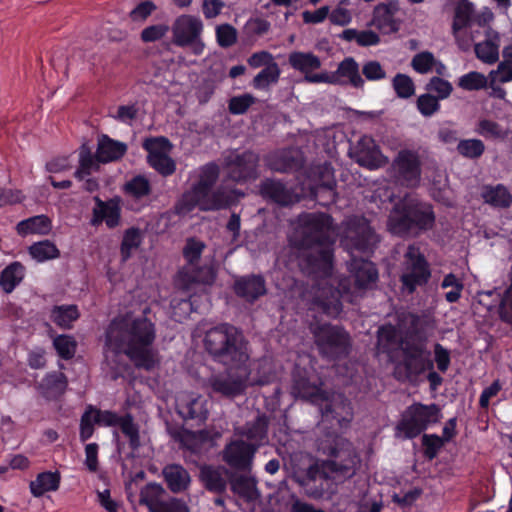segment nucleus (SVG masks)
<instances>
[{
  "instance_id": "1",
  "label": "nucleus",
  "mask_w": 512,
  "mask_h": 512,
  "mask_svg": "<svg viewBox=\"0 0 512 512\" xmlns=\"http://www.w3.org/2000/svg\"><path fill=\"white\" fill-rule=\"evenodd\" d=\"M317 451L327 459L316 460L297 476L298 484L306 495L313 499L324 496V483L330 480L332 475L350 479L356 474L360 463L354 445L339 434L329 433L320 438Z\"/></svg>"
},
{
  "instance_id": "2",
  "label": "nucleus",
  "mask_w": 512,
  "mask_h": 512,
  "mask_svg": "<svg viewBox=\"0 0 512 512\" xmlns=\"http://www.w3.org/2000/svg\"><path fill=\"white\" fill-rule=\"evenodd\" d=\"M155 324L146 317L119 315L105 331V346L116 356L124 354L138 369L151 371L158 363L153 348Z\"/></svg>"
},
{
  "instance_id": "3",
  "label": "nucleus",
  "mask_w": 512,
  "mask_h": 512,
  "mask_svg": "<svg viewBox=\"0 0 512 512\" xmlns=\"http://www.w3.org/2000/svg\"><path fill=\"white\" fill-rule=\"evenodd\" d=\"M298 222L291 242L305 250L299 258L301 270L309 276H328L334 261V240L329 235L332 217L326 213H303Z\"/></svg>"
},
{
  "instance_id": "4",
  "label": "nucleus",
  "mask_w": 512,
  "mask_h": 512,
  "mask_svg": "<svg viewBox=\"0 0 512 512\" xmlns=\"http://www.w3.org/2000/svg\"><path fill=\"white\" fill-rule=\"evenodd\" d=\"M203 346L214 362L224 366L237 367L248 358L242 332L229 323L208 329L203 338Z\"/></svg>"
},
{
  "instance_id": "5",
  "label": "nucleus",
  "mask_w": 512,
  "mask_h": 512,
  "mask_svg": "<svg viewBox=\"0 0 512 512\" xmlns=\"http://www.w3.org/2000/svg\"><path fill=\"white\" fill-rule=\"evenodd\" d=\"M400 350L401 360L394 367V377L400 382L416 385L427 370L434 368L431 351L423 340H403Z\"/></svg>"
},
{
  "instance_id": "6",
  "label": "nucleus",
  "mask_w": 512,
  "mask_h": 512,
  "mask_svg": "<svg viewBox=\"0 0 512 512\" xmlns=\"http://www.w3.org/2000/svg\"><path fill=\"white\" fill-rule=\"evenodd\" d=\"M319 355L328 361L348 357L352 348L350 334L341 325L314 321L309 325Z\"/></svg>"
},
{
  "instance_id": "7",
  "label": "nucleus",
  "mask_w": 512,
  "mask_h": 512,
  "mask_svg": "<svg viewBox=\"0 0 512 512\" xmlns=\"http://www.w3.org/2000/svg\"><path fill=\"white\" fill-rule=\"evenodd\" d=\"M441 417V409L437 404L414 402L402 412L394 428V435L403 440L415 439L430 426L439 423Z\"/></svg>"
},
{
  "instance_id": "8",
  "label": "nucleus",
  "mask_w": 512,
  "mask_h": 512,
  "mask_svg": "<svg viewBox=\"0 0 512 512\" xmlns=\"http://www.w3.org/2000/svg\"><path fill=\"white\" fill-rule=\"evenodd\" d=\"M432 276L428 260L421 249L411 244L403 256L400 290L404 295H413L418 288L426 286Z\"/></svg>"
},
{
  "instance_id": "9",
  "label": "nucleus",
  "mask_w": 512,
  "mask_h": 512,
  "mask_svg": "<svg viewBox=\"0 0 512 512\" xmlns=\"http://www.w3.org/2000/svg\"><path fill=\"white\" fill-rule=\"evenodd\" d=\"M219 167L216 163L210 162L200 168L199 180L191 188L185 191L175 204V212L185 215L192 212L212 191L213 186L219 178Z\"/></svg>"
},
{
  "instance_id": "10",
  "label": "nucleus",
  "mask_w": 512,
  "mask_h": 512,
  "mask_svg": "<svg viewBox=\"0 0 512 512\" xmlns=\"http://www.w3.org/2000/svg\"><path fill=\"white\" fill-rule=\"evenodd\" d=\"M259 163L258 153L245 150L242 153H230L225 156L223 167L230 180L236 183H246L259 177Z\"/></svg>"
},
{
  "instance_id": "11",
  "label": "nucleus",
  "mask_w": 512,
  "mask_h": 512,
  "mask_svg": "<svg viewBox=\"0 0 512 512\" xmlns=\"http://www.w3.org/2000/svg\"><path fill=\"white\" fill-rule=\"evenodd\" d=\"M393 176L397 183L407 188L419 185L422 163L417 151L401 149L392 162Z\"/></svg>"
},
{
  "instance_id": "12",
  "label": "nucleus",
  "mask_w": 512,
  "mask_h": 512,
  "mask_svg": "<svg viewBox=\"0 0 512 512\" xmlns=\"http://www.w3.org/2000/svg\"><path fill=\"white\" fill-rule=\"evenodd\" d=\"M141 505L148 508L149 512H189L185 502L170 497L165 489L158 483H148L140 491Z\"/></svg>"
},
{
  "instance_id": "13",
  "label": "nucleus",
  "mask_w": 512,
  "mask_h": 512,
  "mask_svg": "<svg viewBox=\"0 0 512 512\" xmlns=\"http://www.w3.org/2000/svg\"><path fill=\"white\" fill-rule=\"evenodd\" d=\"M345 241L351 249L370 254L379 242V237L365 217H355L348 222Z\"/></svg>"
},
{
  "instance_id": "14",
  "label": "nucleus",
  "mask_w": 512,
  "mask_h": 512,
  "mask_svg": "<svg viewBox=\"0 0 512 512\" xmlns=\"http://www.w3.org/2000/svg\"><path fill=\"white\" fill-rule=\"evenodd\" d=\"M94 422L100 426L116 427L128 438L129 447L138 450L141 446L139 426L134 422L132 414L118 415L111 410H100L93 406Z\"/></svg>"
},
{
  "instance_id": "15",
  "label": "nucleus",
  "mask_w": 512,
  "mask_h": 512,
  "mask_svg": "<svg viewBox=\"0 0 512 512\" xmlns=\"http://www.w3.org/2000/svg\"><path fill=\"white\" fill-rule=\"evenodd\" d=\"M291 394L312 404H321L328 399V392L322 389L320 379L312 380L310 372L299 367H295L292 373Z\"/></svg>"
},
{
  "instance_id": "16",
  "label": "nucleus",
  "mask_w": 512,
  "mask_h": 512,
  "mask_svg": "<svg viewBox=\"0 0 512 512\" xmlns=\"http://www.w3.org/2000/svg\"><path fill=\"white\" fill-rule=\"evenodd\" d=\"M289 66L304 75V81L307 83L318 84L324 81H333L328 77V72L323 71L314 73L321 68L322 61L319 56L313 52L293 51L288 55Z\"/></svg>"
},
{
  "instance_id": "17",
  "label": "nucleus",
  "mask_w": 512,
  "mask_h": 512,
  "mask_svg": "<svg viewBox=\"0 0 512 512\" xmlns=\"http://www.w3.org/2000/svg\"><path fill=\"white\" fill-rule=\"evenodd\" d=\"M256 451L257 445L242 439L231 440L223 449L222 459L235 470L249 471Z\"/></svg>"
},
{
  "instance_id": "18",
  "label": "nucleus",
  "mask_w": 512,
  "mask_h": 512,
  "mask_svg": "<svg viewBox=\"0 0 512 512\" xmlns=\"http://www.w3.org/2000/svg\"><path fill=\"white\" fill-rule=\"evenodd\" d=\"M203 22L199 17L183 14L177 17L172 26L173 43L178 47H189L201 36Z\"/></svg>"
},
{
  "instance_id": "19",
  "label": "nucleus",
  "mask_w": 512,
  "mask_h": 512,
  "mask_svg": "<svg viewBox=\"0 0 512 512\" xmlns=\"http://www.w3.org/2000/svg\"><path fill=\"white\" fill-rule=\"evenodd\" d=\"M93 201L95 206L92 209L90 224L97 227L105 222L109 229L116 228L121 222L120 198L115 196L104 201L99 196H94Z\"/></svg>"
},
{
  "instance_id": "20",
  "label": "nucleus",
  "mask_w": 512,
  "mask_h": 512,
  "mask_svg": "<svg viewBox=\"0 0 512 512\" xmlns=\"http://www.w3.org/2000/svg\"><path fill=\"white\" fill-rule=\"evenodd\" d=\"M232 289L237 297L251 304L267 293L266 280L261 274L236 277Z\"/></svg>"
},
{
  "instance_id": "21",
  "label": "nucleus",
  "mask_w": 512,
  "mask_h": 512,
  "mask_svg": "<svg viewBox=\"0 0 512 512\" xmlns=\"http://www.w3.org/2000/svg\"><path fill=\"white\" fill-rule=\"evenodd\" d=\"M176 410L183 421L191 422L192 426L203 425L209 414L207 401L200 395L180 398L177 401Z\"/></svg>"
},
{
  "instance_id": "22",
  "label": "nucleus",
  "mask_w": 512,
  "mask_h": 512,
  "mask_svg": "<svg viewBox=\"0 0 512 512\" xmlns=\"http://www.w3.org/2000/svg\"><path fill=\"white\" fill-rule=\"evenodd\" d=\"M398 11V0L379 3L374 7L371 24L384 35L397 33L401 25V21L395 17Z\"/></svg>"
},
{
  "instance_id": "23",
  "label": "nucleus",
  "mask_w": 512,
  "mask_h": 512,
  "mask_svg": "<svg viewBox=\"0 0 512 512\" xmlns=\"http://www.w3.org/2000/svg\"><path fill=\"white\" fill-rule=\"evenodd\" d=\"M351 154L360 166L371 170L381 167L384 163L379 146L372 137L367 135L357 141Z\"/></svg>"
},
{
  "instance_id": "24",
  "label": "nucleus",
  "mask_w": 512,
  "mask_h": 512,
  "mask_svg": "<svg viewBox=\"0 0 512 512\" xmlns=\"http://www.w3.org/2000/svg\"><path fill=\"white\" fill-rule=\"evenodd\" d=\"M321 181L311 188V196L323 207H328L336 202V181L330 164L325 163L319 167Z\"/></svg>"
},
{
  "instance_id": "25",
  "label": "nucleus",
  "mask_w": 512,
  "mask_h": 512,
  "mask_svg": "<svg viewBox=\"0 0 512 512\" xmlns=\"http://www.w3.org/2000/svg\"><path fill=\"white\" fill-rule=\"evenodd\" d=\"M260 195L279 206H289L298 201L297 195L292 189L288 188L282 181L266 178L259 186Z\"/></svg>"
},
{
  "instance_id": "26",
  "label": "nucleus",
  "mask_w": 512,
  "mask_h": 512,
  "mask_svg": "<svg viewBox=\"0 0 512 512\" xmlns=\"http://www.w3.org/2000/svg\"><path fill=\"white\" fill-rule=\"evenodd\" d=\"M331 76L333 81H324V83L333 85L340 84L342 83L340 78H346L348 83L354 88H362L365 83L359 72V64L353 57L344 58L338 64L336 71L328 72V77Z\"/></svg>"
},
{
  "instance_id": "27",
  "label": "nucleus",
  "mask_w": 512,
  "mask_h": 512,
  "mask_svg": "<svg viewBox=\"0 0 512 512\" xmlns=\"http://www.w3.org/2000/svg\"><path fill=\"white\" fill-rule=\"evenodd\" d=\"M68 387L67 376L60 371L48 372L38 385L40 394L47 400H58Z\"/></svg>"
},
{
  "instance_id": "28",
  "label": "nucleus",
  "mask_w": 512,
  "mask_h": 512,
  "mask_svg": "<svg viewBox=\"0 0 512 512\" xmlns=\"http://www.w3.org/2000/svg\"><path fill=\"white\" fill-rule=\"evenodd\" d=\"M210 387L216 394L235 398L245 392L246 382L239 376L217 375L210 379Z\"/></svg>"
},
{
  "instance_id": "29",
  "label": "nucleus",
  "mask_w": 512,
  "mask_h": 512,
  "mask_svg": "<svg viewBox=\"0 0 512 512\" xmlns=\"http://www.w3.org/2000/svg\"><path fill=\"white\" fill-rule=\"evenodd\" d=\"M407 203L413 234L432 229L435 224V213L432 207L414 201H407Z\"/></svg>"
},
{
  "instance_id": "30",
  "label": "nucleus",
  "mask_w": 512,
  "mask_h": 512,
  "mask_svg": "<svg viewBox=\"0 0 512 512\" xmlns=\"http://www.w3.org/2000/svg\"><path fill=\"white\" fill-rule=\"evenodd\" d=\"M350 272L354 277L355 286L359 289H365L378 280V270L375 264L363 258L352 259Z\"/></svg>"
},
{
  "instance_id": "31",
  "label": "nucleus",
  "mask_w": 512,
  "mask_h": 512,
  "mask_svg": "<svg viewBox=\"0 0 512 512\" xmlns=\"http://www.w3.org/2000/svg\"><path fill=\"white\" fill-rule=\"evenodd\" d=\"M162 475L168 489L173 493L185 492L191 483V476L180 464H168L162 470Z\"/></svg>"
},
{
  "instance_id": "32",
  "label": "nucleus",
  "mask_w": 512,
  "mask_h": 512,
  "mask_svg": "<svg viewBox=\"0 0 512 512\" xmlns=\"http://www.w3.org/2000/svg\"><path fill=\"white\" fill-rule=\"evenodd\" d=\"M126 152L127 145L124 142L103 134L98 140L96 158L100 163H109L120 160Z\"/></svg>"
},
{
  "instance_id": "33",
  "label": "nucleus",
  "mask_w": 512,
  "mask_h": 512,
  "mask_svg": "<svg viewBox=\"0 0 512 512\" xmlns=\"http://www.w3.org/2000/svg\"><path fill=\"white\" fill-rule=\"evenodd\" d=\"M409 206L407 201L397 204L388 220V227L391 233L398 236H407L413 233Z\"/></svg>"
},
{
  "instance_id": "34",
  "label": "nucleus",
  "mask_w": 512,
  "mask_h": 512,
  "mask_svg": "<svg viewBox=\"0 0 512 512\" xmlns=\"http://www.w3.org/2000/svg\"><path fill=\"white\" fill-rule=\"evenodd\" d=\"M236 434L246 437L250 444L262 445L268 434V419L263 415H258L255 420L247 422L243 427L236 429Z\"/></svg>"
},
{
  "instance_id": "35",
  "label": "nucleus",
  "mask_w": 512,
  "mask_h": 512,
  "mask_svg": "<svg viewBox=\"0 0 512 512\" xmlns=\"http://www.w3.org/2000/svg\"><path fill=\"white\" fill-rule=\"evenodd\" d=\"M15 230L21 237L28 235H48L52 230L51 219L44 214L35 215L17 223Z\"/></svg>"
},
{
  "instance_id": "36",
  "label": "nucleus",
  "mask_w": 512,
  "mask_h": 512,
  "mask_svg": "<svg viewBox=\"0 0 512 512\" xmlns=\"http://www.w3.org/2000/svg\"><path fill=\"white\" fill-rule=\"evenodd\" d=\"M178 278L182 281L184 288H189L192 284L211 285L216 279V271L212 266L196 265L191 267V271L180 270Z\"/></svg>"
},
{
  "instance_id": "37",
  "label": "nucleus",
  "mask_w": 512,
  "mask_h": 512,
  "mask_svg": "<svg viewBox=\"0 0 512 512\" xmlns=\"http://www.w3.org/2000/svg\"><path fill=\"white\" fill-rule=\"evenodd\" d=\"M26 267L19 261L8 264L0 273V287L6 294L12 293L23 281Z\"/></svg>"
},
{
  "instance_id": "38",
  "label": "nucleus",
  "mask_w": 512,
  "mask_h": 512,
  "mask_svg": "<svg viewBox=\"0 0 512 512\" xmlns=\"http://www.w3.org/2000/svg\"><path fill=\"white\" fill-rule=\"evenodd\" d=\"M61 475L58 471H45L39 473L35 480L29 484L31 494L36 497H42L47 492H53L59 489Z\"/></svg>"
},
{
  "instance_id": "39",
  "label": "nucleus",
  "mask_w": 512,
  "mask_h": 512,
  "mask_svg": "<svg viewBox=\"0 0 512 512\" xmlns=\"http://www.w3.org/2000/svg\"><path fill=\"white\" fill-rule=\"evenodd\" d=\"M481 197L485 203L495 208H508L512 203V195L503 184L484 185Z\"/></svg>"
},
{
  "instance_id": "40",
  "label": "nucleus",
  "mask_w": 512,
  "mask_h": 512,
  "mask_svg": "<svg viewBox=\"0 0 512 512\" xmlns=\"http://www.w3.org/2000/svg\"><path fill=\"white\" fill-rule=\"evenodd\" d=\"M476 57L486 64H494L499 59V34L488 32L487 39L476 43L474 47Z\"/></svg>"
},
{
  "instance_id": "41",
  "label": "nucleus",
  "mask_w": 512,
  "mask_h": 512,
  "mask_svg": "<svg viewBox=\"0 0 512 512\" xmlns=\"http://www.w3.org/2000/svg\"><path fill=\"white\" fill-rule=\"evenodd\" d=\"M50 320L61 329H71L73 323L80 318L78 306L75 304L55 305L50 310Z\"/></svg>"
},
{
  "instance_id": "42",
  "label": "nucleus",
  "mask_w": 512,
  "mask_h": 512,
  "mask_svg": "<svg viewBox=\"0 0 512 512\" xmlns=\"http://www.w3.org/2000/svg\"><path fill=\"white\" fill-rule=\"evenodd\" d=\"M231 490L245 501H256L260 493L257 489L256 481L248 476H235L230 481Z\"/></svg>"
},
{
  "instance_id": "43",
  "label": "nucleus",
  "mask_w": 512,
  "mask_h": 512,
  "mask_svg": "<svg viewBox=\"0 0 512 512\" xmlns=\"http://www.w3.org/2000/svg\"><path fill=\"white\" fill-rule=\"evenodd\" d=\"M269 167L276 172L289 173L299 170L302 167V161L293 151H282L270 158Z\"/></svg>"
},
{
  "instance_id": "44",
  "label": "nucleus",
  "mask_w": 512,
  "mask_h": 512,
  "mask_svg": "<svg viewBox=\"0 0 512 512\" xmlns=\"http://www.w3.org/2000/svg\"><path fill=\"white\" fill-rule=\"evenodd\" d=\"M474 131L476 134L487 140L504 141L509 135V130L507 128H504L498 122L487 118L480 119L476 123Z\"/></svg>"
},
{
  "instance_id": "45",
  "label": "nucleus",
  "mask_w": 512,
  "mask_h": 512,
  "mask_svg": "<svg viewBox=\"0 0 512 512\" xmlns=\"http://www.w3.org/2000/svg\"><path fill=\"white\" fill-rule=\"evenodd\" d=\"M232 203L233 197L230 193L222 189H217L211 191L204 199H201L197 207H199L201 211H217L228 208Z\"/></svg>"
},
{
  "instance_id": "46",
  "label": "nucleus",
  "mask_w": 512,
  "mask_h": 512,
  "mask_svg": "<svg viewBox=\"0 0 512 512\" xmlns=\"http://www.w3.org/2000/svg\"><path fill=\"white\" fill-rule=\"evenodd\" d=\"M143 240V235L138 227H130L124 231L120 244V257L122 262H127L138 249Z\"/></svg>"
},
{
  "instance_id": "47",
  "label": "nucleus",
  "mask_w": 512,
  "mask_h": 512,
  "mask_svg": "<svg viewBox=\"0 0 512 512\" xmlns=\"http://www.w3.org/2000/svg\"><path fill=\"white\" fill-rule=\"evenodd\" d=\"M29 255L37 262L43 263L60 257V250L50 240L34 242L28 247Z\"/></svg>"
},
{
  "instance_id": "48",
  "label": "nucleus",
  "mask_w": 512,
  "mask_h": 512,
  "mask_svg": "<svg viewBox=\"0 0 512 512\" xmlns=\"http://www.w3.org/2000/svg\"><path fill=\"white\" fill-rule=\"evenodd\" d=\"M123 192L135 200H141L151 194L152 186L146 176L139 174L133 176L124 184Z\"/></svg>"
},
{
  "instance_id": "49",
  "label": "nucleus",
  "mask_w": 512,
  "mask_h": 512,
  "mask_svg": "<svg viewBox=\"0 0 512 512\" xmlns=\"http://www.w3.org/2000/svg\"><path fill=\"white\" fill-rule=\"evenodd\" d=\"M201 479L205 488L214 493H222L226 490L227 482L223 473L212 466H205L201 469Z\"/></svg>"
},
{
  "instance_id": "50",
  "label": "nucleus",
  "mask_w": 512,
  "mask_h": 512,
  "mask_svg": "<svg viewBox=\"0 0 512 512\" xmlns=\"http://www.w3.org/2000/svg\"><path fill=\"white\" fill-rule=\"evenodd\" d=\"M339 37L348 42L356 41L361 47L375 46L381 41L380 36L372 30L358 31L353 28L343 30Z\"/></svg>"
},
{
  "instance_id": "51",
  "label": "nucleus",
  "mask_w": 512,
  "mask_h": 512,
  "mask_svg": "<svg viewBox=\"0 0 512 512\" xmlns=\"http://www.w3.org/2000/svg\"><path fill=\"white\" fill-rule=\"evenodd\" d=\"M281 75L280 67L277 64L263 68L252 80V86L256 90L267 91L271 85L276 84Z\"/></svg>"
},
{
  "instance_id": "52",
  "label": "nucleus",
  "mask_w": 512,
  "mask_h": 512,
  "mask_svg": "<svg viewBox=\"0 0 512 512\" xmlns=\"http://www.w3.org/2000/svg\"><path fill=\"white\" fill-rule=\"evenodd\" d=\"M99 163L96 155L94 156L89 147L83 145L79 152V167L74 173L75 178L84 180L93 170L99 169Z\"/></svg>"
},
{
  "instance_id": "53",
  "label": "nucleus",
  "mask_w": 512,
  "mask_h": 512,
  "mask_svg": "<svg viewBox=\"0 0 512 512\" xmlns=\"http://www.w3.org/2000/svg\"><path fill=\"white\" fill-rule=\"evenodd\" d=\"M457 153L470 160L479 159L485 152V144L481 139L470 138L458 141Z\"/></svg>"
},
{
  "instance_id": "54",
  "label": "nucleus",
  "mask_w": 512,
  "mask_h": 512,
  "mask_svg": "<svg viewBox=\"0 0 512 512\" xmlns=\"http://www.w3.org/2000/svg\"><path fill=\"white\" fill-rule=\"evenodd\" d=\"M53 348L57 355L63 360H71L77 350V342L71 335L60 334L53 339Z\"/></svg>"
},
{
  "instance_id": "55",
  "label": "nucleus",
  "mask_w": 512,
  "mask_h": 512,
  "mask_svg": "<svg viewBox=\"0 0 512 512\" xmlns=\"http://www.w3.org/2000/svg\"><path fill=\"white\" fill-rule=\"evenodd\" d=\"M457 86L465 91H479L487 88V77L478 71H470L458 78Z\"/></svg>"
},
{
  "instance_id": "56",
  "label": "nucleus",
  "mask_w": 512,
  "mask_h": 512,
  "mask_svg": "<svg viewBox=\"0 0 512 512\" xmlns=\"http://www.w3.org/2000/svg\"><path fill=\"white\" fill-rule=\"evenodd\" d=\"M316 309L329 317H337L342 312V303L336 293H332L330 297H315L313 301Z\"/></svg>"
},
{
  "instance_id": "57",
  "label": "nucleus",
  "mask_w": 512,
  "mask_h": 512,
  "mask_svg": "<svg viewBox=\"0 0 512 512\" xmlns=\"http://www.w3.org/2000/svg\"><path fill=\"white\" fill-rule=\"evenodd\" d=\"M142 147L148 152L147 161L152 159L153 155L168 153L172 144L168 138L164 136L147 137L142 143Z\"/></svg>"
},
{
  "instance_id": "58",
  "label": "nucleus",
  "mask_w": 512,
  "mask_h": 512,
  "mask_svg": "<svg viewBox=\"0 0 512 512\" xmlns=\"http://www.w3.org/2000/svg\"><path fill=\"white\" fill-rule=\"evenodd\" d=\"M147 162L163 177L171 176L176 171V162L167 153L153 155Z\"/></svg>"
},
{
  "instance_id": "59",
  "label": "nucleus",
  "mask_w": 512,
  "mask_h": 512,
  "mask_svg": "<svg viewBox=\"0 0 512 512\" xmlns=\"http://www.w3.org/2000/svg\"><path fill=\"white\" fill-rule=\"evenodd\" d=\"M205 247V244L200 240L195 238L187 239L183 248V257L189 266L194 267L198 265Z\"/></svg>"
},
{
  "instance_id": "60",
  "label": "nucleus",
  "mask_w": 512,
  "mask_h": 512,
  "mask_svg": "<svg viewBox=\"0 0 512 512\" xmlns=\"http://www.w3.org/2000/svg\"><path fill=\"white\" fill-rule=\"evenodd\" d=\"M392 86L396 95L402 99L410 98L415 93L414 82L406 74L397 73L392 80Z\"/></svg>"
},
{
  "instance_id": "61",
  "label": "nucleus",
  "mask_w": 512,
  "mask_h": 512,
  "mask_svg": "<svg viewBox=\"0 0 512 512\" xmlns=\"http://www.w3.org/2000/svg\"><path fill=\"white\" fill-rule=\"evenodd\" d=\"M421 443L423 446V455L428 460L436 458L445 444L443 439L437 434H423Z\"/></svg>"
},
{
  "instance_id": "62",
  "label": "nucleus",
  "mask_w": 512,
  "mask_h": 512,
  "mask_svg": "<svg viewBox=\"0 0 512 512\" xmlns=\"http://www.w3.org/2000/svg\"><path fill=\"white\" fill-rule=\"evenodd\" d=\"M425 89L428 92L436 93L435 97L440 101L447 99L451 95L453 86L448 80L439 76H433L426 84Z\"/></svg>"
},
{
  "instance_id": "63",
  "label": "nucleus",
  "mask_w": 512,
  "mask_h": 512,
  "mask_svg": "<svg viewBox=\"0 0 512 512\" xmlns=\"http://www.w3.org/2000/svg\"><path fill=\"white\" fill-rule=\"evenodd\" d=\"M437 60L433 53L422 51L414 55L411 61L412 68L419 74H427L436 65Z\"/></svg>"
},
{
  "instance_id": "64",
  "label": "nucleus",
  "mask_w": 512,
  "mask_h": 512,
  "mask_svg": "<svg viewBox=\"0 0 512 512\" xmlns=\"http://www.w3.org/2000/svg\"><path fill=\"white\" fill-rule=\"evenodd\" d=\"M416 106L419 113L424 117H430L441 108L437 97L431 93L421 94L416 101Z\"/></svg>"
}]
</instances>
